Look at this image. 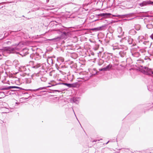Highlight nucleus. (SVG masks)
Here are the masks:
<instances>
[{"mask_svg": "<svg viewBox=\"0 0 153 153\" xmlns=\"http://www.w3.org/2000/svg\"><path fill=\"white\" fill-rule=\"evenodd\" d=\"M141 70L142 72L144 74L147 75H153V71L151 69H149L147 67L141 66Z\"/></svg>", "mask_w": 153, "mask_h": 153, "instance_id": "1", "label": "nucleus"}, {"mask_svg": "<svg viewBox=\"0 0 153 153\" xmlns=\"http://www.w3.org/2000/svg\"><path fill=\"white\" fill-rule=\"evenodd\" d=\"M61 35L62 37L66 38L70 36L71 35V33L69 30L67 28L64 27L63 29L61 32Z\"/></svg>", "mask_w": 153, "mask_h": 153, "instance_id": "2", "label": "nucleus"}, {"mask_svg": "<svg viewBox=\"0 0 153 153\" xmlns=\"http://www.w3.org/2000/svg\"><path fill=\"white\" fill-rule=\"evenodd\" d=\"M127 49V48L126 46H124V48H123V49L120 50V51H119L118 52L120 56L121 57H123L126 56V50Z\"/></svg>", "mask_w": 153, "mask_h": 153, "instance_id": "3", "label": "nucleus"}, {"mask_svg": "<svg viewBox=\"0 0 153 153\" xmlns=\"http://www.w3.org/2000/svg\"><path fill=\"white\" fill-rule=\"evenodd\" d=\"M124 45H120L118 46H113V50L114 51V52L118 53L119 51H120V50H122L123 48H124Z\"/></svg>", "mask_w": 153, "mask_h": 153, "instance_id": "4", "label": "nucleus"}, {"mask_svg": "<svg viewBox=\"0 0 153 153\" xmlns=\"http://www.w3.org/2000/svg\"><path fill=\"white\" fill-rule=\"evenodd\" d=\"M151 4L153 5V1H152L150 0H147L145 1H143L142 3L139 4V5L142 7L148 4Z\"/></svg>", "mask_w": 153, "mask_h": 153, "instance_id": "5", "label": "nucleus"}, {"mask_svg": "<svg viewBox=\"0 0 153 153\" xmlns=\"http://www.w3.org/2000/svg\"><path fill=\"white\" fill-rule=\"evenodd\" d=\"M112 67V65L109 64L105 67H104L101 69H99V70L100 71H109L111 68Z\"/></svg>", "mask_w": 153, "mask_h": 153, "instance_id": "6", "label": "nucleus"}, {"mask_svg": "<svg viewBox=\"0 0 153 153\" xmlns=\"http://www.w3.org/2000/svg\"><path fill=\"white\" fill-rule=\"evenodd\" d=\"M20 71L23 72V73L22 74H20L21 76H25V75L27 73V71L28 70L26 68L25 66H22L20 68Z\"/></svg>", "mask_w": 153, "mask_h": 153, "instance_id": "7", "label": "nucleus"}, {"mask_svg": "<svg viewBox=\"0 0 153 153\" xmlns=\"http://www.w3.org/2000/svg\"><path fill=\"white\" fill-rule=\"evenodd\" d=\"M28 50L27 49L25 48L23 49L20 52V54L22 56H25L28 53Z\"/></svg>", "mask_w": 153, "mask_h": 153, "instance_id": "8", "label": "nucleus"}, {"mask_svg": "<svg viewBox=\"0 0 153 153\" xmlns=\"http://www.w3.org/2000/svg\"><path fill=\"white\" fill-rule=\"evenodd\" d=\"M127 41L129 44L132 45V46H134L136 45L134 41L131 37H128L127 39Z\"/></svg>", "mask_w": 153, "mask_h": 153, "instance_id": "9", "label": "nucleus"}, {"mask_svg": "<svg viewBox=\"0 0 153 153\" xmlns=\"http://www.w3.org/2000/svg\"><path fill=\"white\" fill-rule=\"evenodd\" d=\"M59 84H61V85H65L67 86L68 87L71 88V87H74V85L73 84H70V83H56V84L55 85H59Z\"/></svg>", "mask_w": 153, "mask_h": 153, "instance_id": "10", "label": "nucleus"}, {"mask_svg": "<svg viewBox=\"0 0 153 153\" xmlns=\"http://www.w3.org/2000/svg\"><path fill=\"white\" fill-rule=\"evenodd\" d=\"M14 88H20L21 89L22 88L17 86H10L7 87H4L2 88V90H7L10 89Z\"/></svg>", "mask_w": 153, "mask_h": 153, "instance_id": "11", "label": "nucleus"}, {"mask_svg": "<svg viewBox=\"0 0 153 153\" xmlns=\"http://www.w3.org/2000/svg\"><path fill=\"white\" fill-rule=\"evenodd\" d=\"M5 50L7 51L9 53H13L15 51V48L11 47H6Z\"/></svg>", "mask_w": 153, "mask_h": 153, "instance_id": "12", "label": "nucleus"}, {"mask_svg": "<svg viewBox=\"0 0 153 153\" xmlns=\"http://www.w3.org/2000/svg\"><path fill=\"white\" fill-rule=\"evenodd\" d=\"M103 27L104 26H102L100 27L92 28L91 30L94 31H98L102 30Z\"/></svg>", "mask_w": 153, "mask_h": 153, "instance_id": "13", "label": "nucleus"}, {"mask_svg": "<svg viewBox=\"0 0 153 153\" xmlns=\"http://www.w3.org/2000/svg\"><path fill=\"white\" fill-rule=\"evenodd\" d=\"M111 15L110 13H102L97 15L98 16H101L102 17H105L110 16Z\"/></svg>", "mask_w": 153, "mask_h": 153, "instance_id": "14", "label": "nucleus"}, {"mask_svg": "<svg viewBox=\"0 0 153 153\" xmlns=\"http://www.w3.org/2000/svg\"><path fill=\"white\" fill-rule=\"evenodd\" d=\"M4 108L5 109L6 112L4 113H7L10 112H11L13 111L14 109V108Z\"/></svg>", "mask_w": 153, "mask_h": 153, "instance_id": "15", "label": "nucleus"}, {"mask_svg": "<svg viewBox=\"0 0 153 153\" xmlns=\"http://www.w3.org/2000/svg\"><path fill=\"white\" fill-rule=\"evenodd\" d=\"M11 42L10 39H7L4 41L3 44L5 46L10 45L11 44Z\"/></svg>", "mask_w": 153, "mask_h": 153, "instance_id": "16", "label": "nucleus"}, {"mask_svg": "<svg viewBox=\"0 0 153 153\" xmlns=\"http://www.w3.org/2000/svg\"><path fill=\"white\" fill-rule=\"evenodd\" d=\"M25 82L27 84H30L32 82V78H25Z\"/></svg>", "mask_w": 153, "mask_h": 153, "instance_id": "17", "label": "nucleus"}, {"mask_svg": "<svg viewBox=\"0 0 153 153\" xmlns=\"http://www.w3.org/2000/svg\"><path fill=\"white\" fill-rule=\"evenodd\" d=\"M47 62L49 64H53V60L51 57H48L47 59Z\"/></svg>", "mask_w": 153, "mask_h": 153, "instance_id": "18", "label": "nucleus"}, {"mask_svg": "<svg viewBox=\"0 0 153 153\" xmlns=\"http://www.w3.org/2000/svg\"><path fill=\"white\" fill-rule=\"evenodd\" d=\"M41 65L39 63H36L34 64V65L32 66V68L37 69Z\"/></svg>", "mask_w": 153, "mask_h": 153, "instance_id": "19", "label": "nucleus"}, {"mask_svg": "<svg viewBox=\"0 0 153 153\" xmlns=\"http://www.w3.org/2000/svg\"><path fill=\"white\" fill-rule=\"evenodd\" d=\"M132 55L134 57H138L140 55V53L138 52L132 53L131 52Z\"/></svg>", "mask_w": 153, "mask_h": 153, "instance_id": "20", "label": "nucleus"}, {"mask_svg": "<svg viewBox=\"0 0 153 153\" xmlns=\"http://www.w3.org/2000/svg\"><path fill=\"white\" fill-rule=\"evenodd\" d=\"M68 78L69 80H71L73 79V75H71L70 73H68Z\"/></svg>", "mask_w": 153, "mask_h": 153, "instance_id": "21", "label": "nucleus"}, {"mask_svg": "<svg viewBox=\"0 0 153 153\" xmlns=\"http://www.w3.org/2000/svg\"><path fill=\"white\" fill-rule=\"evenodd\" d=\"M129 33L131 34L134 35L136 33V32L134 29H132L130 30Z\"/></svg>", "mask_w": 153, "mask_h": 153, "instance_id": "22", "label": "nucleus"}, {"mask_svg": "<svg viewBox=\"0 0 153 153\" xmlns=\"http://www.w3.org/2000/svg\"><path fill=\"white\" fill-rule=\"evenodd\" d=\"M146 27L148 28L151 29L153 27V25L152 24L149 23L146 25Z\"/></svg>", "mask_w": 153, "mask_h": 153, "instance_id": "23", "label": "nucleus"}, {"mask_svg": "<svg viewBox=\"0 0 153 153\" xmlns=\"http://www.w3.org/2000/svg\"><path fill=\"white\" fill-rule=\"evenodd\" d=\"M39 79L41 80L42 81L45 82L47 80V78L45 77H42L40 78Z\"/></svg>", "mask_w": 153, "mask_h": 153, "instance_id": "24", "label": "nucleus"}, {"mask_svg": "<svg viewBox=\"0 0 153 153\" xmlns=\"http://www.w3.org/2000/svg\"><path fill=\"white\" fill-rule=\"evenodd\" d=\"M51 86H47L46 87H41V88H39L37 89H36V90H34V91H38V90H40L45 89V88L46 87H50Z\"/></svg>", "mask_w": 153, "mask_h": 153, "instance_id": "25", "label": "nucleus"}, {"mask_svg": "<svg viewBox=\"0 0 153 153\" xmlns=\"http://www.w3.org/2000/svg\"><path fill=\"white\" fill-rule=\"evenodd\" d=\"M103 63L104 61L102 60H100L98 63V65L99 66H102Z\"/></svg>", "mask_w": 153, "mask_h": 153, "instance_id": "26", "label": "nucleus"}, {"mask_svg": "<svg viewBox=\"0 0 153 153\" xmlns=\"http://www.w3.org/2000/svg\"><path fill=\"white\" fill-rule=\"evenodd\" d=\"M57 60L59 61H60L61 62H63L64 61V59L61 57L57 58Z\"/></svg>", "mask_w": 153, "mask_h": 153, "instance_id": "27", "label": "nucleus"}, {"mask_svg": "<svg viewBox=\"0 0 153 153\" xmlns=\"http://www.w3.org/2000/svg\"><path fill=\"white\" fill-rule=\"evenodd\" d=\"M61 68H63V69H66L67 68H66L65 65H60L58 68V70L60 69Z\"/></svg>", "mask_w": 153, "mask_h": 153, "instance_id": "28", "label": "nucleus"}, {"mask_svg": "<svg viewBox=\"0 0 153 153\" xmlns=\"http://www.w3.org/2000/svg\"><path fill=\"white\" fill-rule=\"evenodd\" d=\"M118 31L119 32V33L120 34H121V33L122 32V28L121 27H119L118 28Z\"/></svg>", "mask_w": 153, "mask_h": 153, "instance_id": "29", "label": "nucleus"}, {"mask_svg": "<svg viewBox=\"0 0 153 153\" xmlns=\"http://www.w3.org/2000/svg\"><path fill=\"white\" fill-rule=\"evenodd\" d=\"M3 56V53L2 52H0V59H1Z\"/></svg>", "mask_w": 153, "mask_h": 153, "instance_id": "30", "label": "nucleus"}, {"mask_svg": "<svg viewBox=\"0 0 153 153\" xmlns=\"http://www.w3.org/2000/svg\"><path fill=\"white\" fill-rule=\"evenodd\" d=\"M116 16V17H123V15H115V16Z\"/></svg>", "mask_w": 153, "mask_h": 153, "instance_id": "31", "label": "nucleus"}, {"mask_svg": "<svg viewBox=\"0 0 153 153\" xmlns=\"http://www.w3.org/2000/svg\"><path fill=\"white\" fill-rule=\"evenodd\" d=\"M150 38L153 40V33L150 36Z\"/></svg>", "mask_w": 153, "mask_h": 153, "instance_id": "32", "label": "nucleus"}, {"mask_svg": "<svg viewBox=\"0 0 153 153\" xmlns=\"http://www.w3.org/2000/svg\"><path fill=\"white\" fill-rule=\"evenodd\" d=\"M150 51H151L152 53L153 54V47H152V49L150 50Z\"/></svg>", "mask_w": 153, "mask_h": 153, "instance_id": "33", "label": "nucleus"}, {"mask_svg": "<svg viewBox=\"0 0 153 153\" xmlns=\"http://www.w3.org/2000/svg\"><path fill=\"white\" fill-rule=\"evenodd\" d=\"M76 99L75 98H73V102H75L76 103Z\"/></svg>", "mask_w": 153, "mask_h": 153, "instance_id": "34", "label": "nucleus"}, {"mask_svg": "<svg viewBox=\"0 0 153 153\" xmlns=\"http://www.w3.org/2000/svg\"><path fill=\"white\" fill-rule=\"evenodd\" d=\"M152 103H150L149 104V106H150V108H151L152 107Z\"/></svg>", "mask_w": 153, "mask_h": 153, "instance_id": "35", "label": "nucleus"}, {"mask_svg": "<svg viewBox=\"0 0 153 153\" xmlns=\"http://www.w3.org/2000/svg\"><path fill=\"white\" fill-rule=\"evenodd\" d=\"M54 91L55 92H59L61 91H60L58 90H54Z\"/></svg>", "mask_w": 153, "mask_h": 153, "instance_id": "36", "label": "nucleus"}, {"mask_svg": "<svg viewBox=\"0 0 153 153\" xmlns=\"http://www.w3.org/2000/svg\"><path fill=\"white\" fill-rule=\"evenodd\" d=\"M59 71L61 73V74H63V73H63V72H62V71H61V70H59Z\"/></svg>", "mask_w": 153, "mask_h": 153, "instance_id": "37", "label": "nucleus"}, {"mask_svg": "<svg viewBox=\"0 0 153 153\" xmlns=\"http://www.w3.org/2000/svg\"><path fill=\"white\" fill-rule=\"evenodd\" d=\"M97 140H93V142H96V141H97Z\"/></svg>", "mask_w": 153, "mask_h": 153, "instance_id": "38", "label": "nucleus"}, {"mask_svg": "<svg viewBox=\"0 0 153 153\" xmlns=\"http://www.w3.org/2000/svg\"><path fill=\"white\" fill-rule=\"evenodd\" d=\"M13 32V31H10V33H11L12 32Z\"/></svg>", "mask_w": 153, "mask_h": 153, "instance_id": "39", "label": "nucleus"}, {"mask_svg": "<svg viewBox=\"0 0 153 153\" xmlns=\"http://www.w3.org/2000/svg\"><path fill=\"white\" fill-rule=\"evenodd\" d=\"M54 39H49V40H54Z\"/></svg>", "mask_w": 153, "mask_h": 153, "instance_id": "40", "label": "nucleus"}, {"mask_svg": "<svg viewBox=\"0 0 153 153\" xmlns=\"http://www.w3.org/2000/svg\"><path fill=\"white\" fill-rule=\"evenodd\" d=\"M47 0V2H48L49 1V0Z\"/></svg>", "mask_w": 153, "mask_h": 153, "instance_id": "41", "label": "nucleus"}, {"mask_svg": "<svg viewBox=\"0 0 153 153\" xmlns=\"http://www.w3.org/2000/svg\"><path fill=\"white\" fill-rule=\"evenodd\" d=\"M73 111L74 112V111L73 110ZM74 113V114H75V113ZM75 116H76V115L75 114Z\"/></svg>", "mask_w": 153, "mask_h": 153, "instance_id": "42", "label": "nucleus"}, {"mask_svg": "<svg viewBox=\"0 0 153 153\" xmlns=\"http://www.w3.org/2000/svg\"><path fill=\"white\" fill-rule=\"evenodd\" d=\"M109 142V141H108V142H107V143H106V144H107Z\"/></svg>", "mask_w": 153, "mask_h": 153, "instance_id": "43", "label": "nucleus"}, {"mask_svg": "<svg viewBox=\"0 0 153 153\" xmlns=\"http://www.w3.org/2000/svg\"><path fill=\"white\" fill-rule=\"evenodd\" d=\"M22 16L24 17V16Z\"/></svg>", "mask_w": 153, "mask_h": 153, "instance_id": "44", "label": "nucleus"}, {"mask_svg": "<svg viewBox=\"0 0 153 153\" xmlns=\"http://www.w3.org/2000/svg\"><path fill=\"white\" fill-rule=\"evenodd\" d=\"M55 85H52V86H54Z\"/></svg>", "mask_w": 153, "mask_h": 153, "instance_id": "45", "label": "nucleus"}]
</instances>
